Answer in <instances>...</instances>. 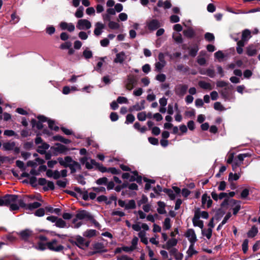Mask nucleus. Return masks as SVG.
Instances as JSON below:
<instances>
[{
	"instance_id": "nucleus-1",
	"label": "nucleus",
	"mask_w": 260,
	"mask_h": 260,
	"mask_svg": "<svg viewBox=\"0 0 260 260\" xmlns=\"http://www.w3.org/2000/svg\"><path fill=\"white\" fill-rule=\"evenodd\" d=\"M0 206H10V210L15 211L23 207V201L18 199V196L8 194L0 199Z\"/></svg>"
},
{
	"instance_id": "nucleus-2",
	"label": "nucleus",
	"mask_w": 260,
	"mask_h": 260,
	"mask_svg": "<svg viewBox=\"0 0 260 260\" xmlns=\"http://www.w3.org/2000/svg\"><path fill=\"white\" fill-rule=\"evenodd\" d=\"M146 28L150 31H153L156 30L160 26V23L159 21L155 19H151L147 20L145 23Z\"/></svg>"
},
{
	"instance_id": "nucleus-3",
	"label": "nucleus",
	"mask_w": 260,
	"mask_h": 260,
	"mask_svg": "<svg viewBox=\"0 0 260 260\" xmlns=\"http://www.w3.org/2000/svg\"><path fill=\"white\" fill-rule=\"evenodd\" d=\"M80 160L81 163L84 165L87 169H91L94 167H99V165L94 160L85 156L81 158Z\"/></svg>"
},
{
	"instance_id": "nucleus-4",
	"label": "nucleus",
	"mask_w": 260,
	"mask_h": 260,
	"mask_svg": "<svg viewBox=\"0 0 260 260\" xmlns=\"http://www.w3.org/2000/svg\"><path fill=\"white\" fill-rule=\"evenodd\" d=\"M188 86L184 84H178L175 86L174 91L176 95L182 97L186 93Z\"/></svg>"
},
{
	"instance_id": "nucleus-5",
	"label": "nucleus",
	"mask_w": 260,
	"mask_h": 260,
	"mask_svg": "<svg viewBox=\"0 0 260 260\" xmlns=\"http://www.w3.org/2000/svg\"><path fill=\"white\" fill-rule=\"evenodd\" d=\"M76 27L79 30H87L91 27V23L87 19H79L77 23Z\"/></svg>"
},
{
	"instance_id": "nucleus-6",
	"label": "nucleus",
	"mask_w": 260,
	"mask_h": 260,
	"mask_svg": "<svg viewBox=\"0 0 260 260\" xmlns=\"http://www.w3.org/2000/svg\"><path fill=\"white\" fill-rule=\"evenodd\" d=\"M184 235L187 238L190 244H194L198 240L195 231L192 229H188Z\"/></svg>"
},
{
	"instance_id": "nucleus-7",
	"label": "nucleus",
	"mask_w": 260,
	"mask_h": 260,
	"mask_svg": "<svg viewBox=\"0 0 260 260\" xmlns=\"http://www.w3.org/2000/svg\"><path fill=\"white\" fill-rule=\"evenodd\" d=\"M3 148L6 151L13 150L15 153H18L20 151L19 148L16 146L14 142H7L3 143Z\"/></svg>"
},
{
	"instance_id": "nucleus-8",
	"label": "nucleus",
	"mask_w": 260,
	"mask_h": 260,
	"mask_svg": "<svg viewBox=\"0 0 260 260\" xmlns=\"http://www.w3.org/2000/svg\"><path fill=\"white\" fill-rule=\"evenodd\" d=\"M75 218L79 220H92L93 219L92 215L88 212L85 210H82L78 212L76 215Z\"/></svg>"
},
{
	"instance_id": "nucleus-9",
	"label": "nucleus",
	"mask_w": 260,
	"mask_h": 260,
	"mask_svg": "<svg viewBox=\"0 0 260 260\" xmlns=\"http://www.w3.org/2000/svg\"><path fill=\"white\" fill-rule=\"evenodd\" d=\"M158 58L159 61L155 63V68L156 70L160 71L166 64V62L165 59V55L164 53H159L158 56Z\"/></svg>"
},
{
	"instance_id": "nucleus-10",
	"label": "nucleus",
	"mask_w": 260,
	"mask_h": 260,
	"mask_svg": "<svg viewBox=\"0 0 260 260\" xmlns=\"http://www.w3.org/2000/svg\"><path fill=\"white\" fill-rule=\"evenodd\" d=\"M133 175H131L129 173H124L122 174V177L123 179L128 180L130 181H137L139 182L141 180V178L138 175L137 171L133 172Z\"/></svg>"
},
{
	"instance_id": "nucleus-11",
	"label": "nucleus",
	"mask_w": 260,
	"mask_h": 260,
	"mask_svg": "<svg viewBox=\"0 0 260 260\" xmlns=\"http://www.w3.org/2000/svg\"><path fill=\"white\" fill-rule=\"evenodd\" d=\"M47 246L49 249L57 252L61 251L63 249V246L58 244L55 240L47 243Z\"/></svg>"
},
{
	"instance_id": "nucleus-12",
	"label": "nucleus",
	"mask_w": 260,
	"mask_h": 260,
	"mask_svg": "<svg viewBox=\"0 0 260 260\" xmlns=\"http://www.w3.org/2000/svg\"><path fill=\"white\" fill-rule=\"evenodd\" d=\"M200 215L199 211H195L194 216L192 218L193 225L194 226H198L201 229L204 227V223L202 220H200Z\"/></svg>"
},
{
	"instance_id": "nucleus-13",
	"label": "nucleus",
	"mask_w": 260,
	"mask_h": 260,
	"mask_svg": "<svg viewBox=\"0 0 260 260\" xmlns=\"http://www.w3.org/2000/svg\"><path fill=\"white\" fill-rule=\"evenodd\" d=\"M127 58V55L123 51L116 53L114 62L116 63H122Z\"/></svg>"
},
{
	"instance_id": "nucleus-14",
	"label": "nucleus",
	"mask_w": 260,
	"mask_h": 260,
	"mask_svg": "<svg viewBox=\"0 0 260 260\" xmlns=\"http://www.w3.org/2000/svg\"><path fill=\"white\" fill-rule=\"evenodd\" d=\"M202 204L203 207H205L206 206L207 208H209L212 205V201L210 199V197L206 193H205L202 196Z\"/></svg>"
},
{
	"instance_id": "nucleus-15",
	"label": "nucleus",
	"mask_w": 260,
	"mask_h": 260,
	"mask_svg": "<svg viewBox=\"0 0 260 260\" xmlns=\"http://www.w3.org/2000/svg\"><path fill=\"white\" fill-rule=\"evenodd\" d=\"M60 27L62 30H67L70 32H72L75 30V26L72 23H67L66 22H61L59 24Z\"/></svg>"
},
{
	"instance_id": "nucleus-16",
	"label": "nucleus",
	"mask_w": 260,
	"mask_h": 260,
	"mask_svg": "<svg viewBox=\"0 0 260 260\" xmlns=\"http://www.w3.org/2000/svg\"><path fill=\"white\" fill-rule=\"evenodd\" d=\"M57 160L60 165L64 167H69L73 161L70 156H66L64 159L61 157H59Z\"/></svg>"
},
{
	"instance_id": "nucleus-17",
	"label": "nucleus",
	"mask_w": 260,
	"mask_h": 260,
	"mask_svg": "<svg viewBox=\"0 0 260 260\" xmlns=\"http://www.w3.org/2000/svg\"><path fill=\"white\" fill-rule=\"evenodd\" d=\"M76 242L77 245L81 248L87 247L89 245V243L85 242V239L81 236H78L77 237Z\"/></svg>"
},
{
	"instance_id": "nucleus-18",
	"label": "nucleus",
	"mask_w": 260,
	"mask_h": 260,
	"mask_svg": "<svg viewBox=\"0 0 260 260\" xmlns=\"http://www.w3.org/2000/svg\"><path fill=\"white\" fill-rule=\"evenodd\" d=\"M157 6L158 7H162L164 9H168L172 7V4L170 0H166L165 1L159 0L157 4Z\"/></svg>"
},
{
	"instance_id": "nucleus-19",
	"label": "nucleus",
	"mask_w": 260,
	"mask_h": 260,
	"mask_svg": "<svg viewBox=\"0 0 260 260\" xmlns=\"http://www.w3.org/2000/svg\"><path fill=\"white\" fill-rule=\"evenodd\" d=\"M105 25L101 22H96L95 24V29L94 30V34L95 36H100L102 32L103 29L104 28Z\"/></svg>"
},
{
	"instance_id": "nucleus-20",
	"label": "nucleus",
	"mask_w": 260,
	"mask_h": 260,
	"mask_svg": "<svg viewBox=\"0 0 260 260\" xmlns=\"http://www.w3.org/2000/svg\"><path fill=\"white\" fill-rule=\"evenodd\" d=\"M23 208H24L26 210H31L32 209H37L39 207H40L41 206V204L37 202L30 203L29 204H26L23 202Z\"/></svg>"
},
{
	"instance_id": "nucleus-21",
	"label": "nucleus",
	"mask_w": 260,
	"mask_h": 260,
	"mask_svg": "<svg viewBox=\"0 0 260 260\" xmlns=\"http://www.w3.org/2000/svg\"><path fill=\"white\" fill-rule=\"evenodd\" d=\"M178 241L175 238H172L169 240L165 245L162 246V248L167 249H170L171 247L176 246L177 244Z\"/></svg>"
},
{
	"instance_id": "nucleus-22",
	"label": "nucleus",
	"mask_w": 260,
	"mask_h": 260,
	"mask_svg": "<svg viewBox=\"0 0 260 260\" xmlns=\"http://www.w3.org/2000/svg\"><path fill=\"white\" fill-rule=\"evenodd\" d=\"M136 83V80L134 77H132L130 76L128 77L127 80V83L126 84V88L127 90H131Z\"/></svg>"
},
{
	"instance_id": "nucleus-23",
	"label": "nucleus",
	"mask_w": 260,
	"mask_h": 260,
	"mask_svg": "<svg viewBox=\"0 0 260 260\" xmlns=\"http://www.w3.org/2000/svg\"><path fill=\"white\" fill-rule=\"evenodd\" d=\"M198 84L199 86L204 89L210 90L213 88L212 85L210 83L204 81H199Z\"/></svg>"
},
{
	"instance_id": "nucleus-24",
	"label": "nucleus",
	"mask_w": 260,
	"mask_h": 260,
	"mask_svg": "<svg viewBox=\"0 0 260 260\" xmlns=\"http://www.w3.org/2000/svg\"><path fill=\"white\" fill-rule=\"evenodd\" d=\"M19 235L22 239L26 240L32 235V232L29 230H25L21 232Z\"/></svg>"
},
{
	"instance_id": "nucleus-25",
	"label": "nucleus",
	"mask_w": 260,
	"mask_h": 260,
	"mask_svg": "<svg viewBox=\"0 0 260 260\" xmlns=\"http://www.w3.org/2000/svg\"><path fill=\"white\" fill-rule=\"evenodd\" d=\"M71 170V173H75L77 170L80 169V164L74 160H73L69 167Z\"/></svg>"
},
{
	"instance_id": "nucleus-26",
	"label": "nucleus",
	"mask_w": 260,
	"mask_h": 260,
	"mask_svg": "<svg viewBox=\"0 0 260 260\" xmlns=\"http://www.w3.org/2000/svg\"><path fill=\"white\" fill-rule=\"evenodd\" d=\"M212 230L211 228L208 229H202V234L203 236L206 237L208 239H210L212 236Z\"/></svg>"
},
{
	"instance_id": "nucleus-27",
	"label": "nucleus",
	"mask_w": 260,
	"mask_h": 260,
	"mask_svg": "<svg viewBox=\"0 0 260 260\" xmlns=\"http://www.w3.org/2000/svg\"><path fill=\"white\" fill-rule=\"evenodd\" d=\"M247 54L248 56H252L255 55L257 51L253 46H249L246 48Z\"/></svg>"
},
{
	"instance_id": "nucleus-28",
	"label": "nucleus",
	"mask_w": 260,
	"mask_h": 260,
	"mask_svg": "<svg viewBox=\"0 0 260 260\" xmlns=\"http://www.w3.org/2000/svg\"><path fill=\"white\" fill-rule=\"evenodd\" d=\"M258 233V229L255 226H253L251 229L249 231V232L247 233V236L249 238H252L254 237L256 235V234Z\"/></svg>"
},
{
	"instance_id": "nucleus-29",
	"label": "nucleus",
	"mask_w": 260,
	"mask_h": 260,
	"mask_svg": "<svg viewBox=\"0 0 260 260\" xmlns=\"http://www.w3.org/2000/svg\"><path fill=\"white\" fill-rule=\"evenodd\" d=\"M157 205H158V208L157 209V212L159 214H164V213H165L166 212V210H165V203L163 202L159 201L157 203Z\"/></svg>"
},
{
	"instance_id": "nucleus-30",
	"label": "nucleus",
	"mask_w": 260,
	"mask_h": 260,
	"mask_svg": "<svg viewBox=\"0 0 260 260\" xmlns=\"http://www.w3.org/2000/svg\"><path fill=\"white\" fill-rule=\"evenodd\" d=\"M241 176V173H230L229 176V181L232 182L233 181H236L238 180Z\"/></svg>"
},
{
	"instance_id": "nucleus-31",
	"label": "nucleus",
	"mask_w": 260,
	"mask_h": 260,
	"mask_svg": "<svg viewBox=\"0 0 260 260\" xmlns=\"http://www.w3.org/2000/svg\"><path fill=\"white\" fill-rule=\"evenodd\" d=\"M251 37V32L249 30L245 29L243 31L242 35V39L243 40L247 41Z\"/></svg>"
},
{
	"instance_id": "nucleus-32",
	"label": "nucleus",
	"mask_w": 260,
	"mask_h": 260,
	"mask_svg": "<svg viewBox=\"0 0 260 260\" xmlns=\"http://www.w3.org/2000/svg\"><path fill=\"white\" fill-rule=\"evenodd\" d=\"M200 73L203 75H207L211 78H213L215 75L214 71L212 69H208L206 71H201Z\"/></svg>"
},
{
	"instance_id": "nucleus-33",
	"label": "nucleus",
	"mask_w": 260,
	"mask_h": 260,
	"mask_svg": "<svg viewBox=\"0 0 260 260\" xmlns=\"http://www.w3.org/2000/svg\"><path fill=\"white\" fill-rule=\"evenodd\" d=\"M106 59H107V57H106V56L100 58V59H99L100 61L98 62L97 66H96V67L95 69V70L101 73V72H102L101 68L103 66V62L105 61Z\"/></svg>"
},
{
	"instance_id": "nucleus-34",
	"label": "nucleus",
	"mask_w": 260,
	"mask_h": 260,
	"mask_svg": "<svg viewBox=\"0 0 260 260\" xmlns=\"http://www.w3.org/2000/svg\"><path fill=\"white\" fill-rule=\"evenodd\" d=\"M171 227V219L169 217L166 218L163 222V229L165 230H169Z\"/></svg>"
},
{
	"instance_id": "nucleus-35",
	"label": "nucleus",
	"mask_w": 260,
	"mask_h": 260,
	"mask_svg": "<svg viewBox=\"0 0 260 260\" xmlns=\"http://www.w3.org/2000/svg\"><path fill=\"white\" fill-rule=\"evenodd\" d=\"M194 244H190L188 249L187 251V255L189 257H191L193 255L197 253V251L194 249Z\"/></svg>"
},
{
	"instance_id": "nucleus-36",
	"label": "nucleus",
	"mask_w": 260,
	"mask_h": 260,
	"mask_svg": "<svg viewBox=\"0 0 260 260\" xmlns=\"http://www.w3.org/2000/svg\"><path fill=\"white\" fill-rule=\"evenodd\" d=\"M90 31H88L87 32L81 31L78 34V37L81 40H85L88 38V35L90 34Z\"/></svg>"
},
{
	"instance_id": "nucleus-37",
	"label": "nucleus",
	"mask_w": 260,
	"mask_h": 260,
	"mask_svg": "<svg viewBox=\"0 0 260 260\" xmlns=\"http://www.w3.org/2000/svg\"><path fill=\"white\" fill-rule=\"evenodd\" d=\"M134 126L135 129H136L141 133H145L147 130V128L145 126H144L141 127L140 124L139 122H136L134 124Z\"/></svg>"
},
{
	"instance_id": "nucleus-38",
	"label": "nucleus",
	"mask_w": 260,
	"mask_h": 260,
	"mask_svg": "<svg viewBox=\"0 0 260 260\" xmlns=\"http://www.w3.org/2000/svg\"><path fill=\"white\" fill-rule=\"evenodd\" d=\"M96 234V231L94 230H89L85 231L84 234L83 236L88 237V238H91L95 235Z\"/></svg>"
},
{
	"instance_id": "nucleus-39",
	"label": "nucleus",
	"mask_w": 260,
	"mask_h": 260,
	"mask_svg": "<svg viewBox=\"0 0 260 260\" xmlns=\"http://www.w3.org/2000/svg\"><path fill=\"white\" fill-rule=\"evenodd\" d=\"M66 222L63 219L61 218H57L55 223V225L56 226L60 228H63L66 226Z\"/></svg>"
},
{
	"instance_id": "nucleus-40",
	"label": "nucleus",
	"mask_w": 260,
	"mask_h": 260,
	"mask_svg": "<svg viewBox=\"0 0 260 260\" xmlns=\"http://www.w3.org/2000/svg\"><path fill=\"white\" fill-rule=\"evenodd\" d=\"M173 38L176 42L181 43L182 42V38L181 35L177 32H174L173 34Z\"/></svg>"
},
{
	"instance_id": "nucleus-41",
	"label": "nucleus",
	"mask_w": 260,
	"mask_h": 260,
	"mask_svg": "<svg viewBox=\"0 0 260 260\" xmlns=\"http://www.w3.org/2000/svg\"><path fill=\"white\" fill-rule=\"evenodd\" d=\"M242 164L240 162L239 159H237L236 158H235L233 162L232 163V169L233 171L236 172L237 169L238 167H239Z\"/></svg>"
},
{
	"instance_id": "nucleus-42",
	"label": "nucleus",
	"mask_w": 260,
	"mask_h": 260,
	"mask_svg": "<svg viewBox=\"0 0 260 260\" xmlns=\"http://www.w3.org/2000/svg\"><path fill=\"white\" fill-rule=\"evenodd\" d=\"M136 207V203L134 200H132L126 203L125 209H132Z\"/></svg>"
},
{
	"instance_id": "nucleus-43",
	"label": "nucleus",
	"mask_w": 260,
	"mask_h": 260,
	"mask_svg": "<svg viewBox=\"0 0 260 260\" xmlns=\"http://www.w3.org/2000/svg\"><path fill=\"white\" fill-rule=\"evenodd\" d=\"M183 34L185 36H186V37L189 38L193 37L194 35V31L192 29H190V28L188 29L187 30H185L183 31Z\"/></svg>"
},
{
	"instance_id": "nucleus-44",
	"label": "nucleus",
	"mask_w": 260,
	"mask_h": 260,
	"mask_svg": "<svg viewBox=\"0 0 260 260\" xmlns=\"http://www.w3.org/2000/svg\"><path fill=\"white\" fill-rule=\"evenodd\" d=\"M83 10L84 8L83 7H80L76 11L75 15L77 18H80L83 16Z\"/></svg>"
},
{
	"instance_id": "nucleus-45",
	"label": "nucleus",
	"mask_w": 260,
	"mask_h": 260,
	"mask_svg": "<svg viewBox=\"0 0 260 260\" xmlns=\"http://www.w3.org/2000/svg\"><path fill=\"white\" fill-rule=\"evenodd\" d=\"M82 224V222L81 220H79V219H77L76 218H75L73 220V227L74 228H79L81 226Z\"/></svg>"
},
{
	"instance_id": "nucleus-46",
	"label": "nucleus",
	"mask_w": 260,
	"mask_h": 260,
	"mask_svg": "<svg viewBox=\"0 0 260 260\" xmlns=\"http://www.w3.org/2000/svg\"><path fill=\"white\" fill-rule=\"evenodd\" d=\"M137 118L140 121H145L146 119V113L145 112H141L137 114Z\"/></svg>"
},
{
	"instance_id": "nucleus-47",
	"label": "nucleus",
	"mask_w": 260,
	"mask_h": 260,
	"mask_svg": "<svg viewBox=\"0 0 260 260\" xmlns=\"http://www.w3.org/2000/svg\"><path fill=\"white\" fill-rule=\"evenodd\" d=\"M214 108L217 111H223L225 109L220 102H215L214 104Z\"/></svg>"
},
{
	"instance_id": "nucleus-48",
	"label": "nucleus",
	"mask_w": 260,
	"mask_h": 260,
	"mask_svg": "<svg viewBox=\"0 0 260 260\" xmlns=\"http://www.w3.org/2000/svg\"><path fill=\"white\" fill-rule=\"evenodd\" d=\"M83 56L86 58V59H89V58H90L91 57H92V52L89 50H88V49H86L83 52Z\"/></svg>"
},
{
	"instance_id": "nucleus-49",
	"label": "nucleus",
	"mask_w": 260,
	"mask_h": 260,
	"mask_svg": "<svg viewBox=\"0 0 260 260\" xmlns=\"http://www.w3.org/2000/svg\"><path fill=\"white\" fill-rule=\"evenodd\" d=\"M249 155L248 153H242L239 154L236 158L239 159L240 162L243 164V161L245 157H248Z\"/></svg>"
},
{
	"instance_id": "nucleus-50",
	"label": "nucleus",
	"mask_w": 260,
	"mask_h": 260,
	"mask_svg": "<svg viewBox=\"0 0 260 260\" xmlns=\"http://www.w3.org/2000/svg\"><path fill=\"white\" fill-rule=\"evenodd\" d=\"M205 38L207 41L209 42H211L214 40V35L210 32H207L205 34Z\"/></svg>"
},
{
	"instance_id": "nucleus-51",
	"label": "nucleus",
	"mask_w": 260,
	"mask_h": 260,
	"mask_svg": "<svg viewBox=\"0 0 260 260\" xmlns=\"http://www.w3.org/2000/svg\"><path fill=\"white\" fill-rule=\"evenodd\" d=\"M198 50L199 48L198 46H194L193 48L190 49L189 55L193 57L197 55Z\"/></svg>"
},
{
	"instance_id": "nucleus-52",
	"label": "nucleus",
	"mask_w": 260,
	"mask_h": 260,
	"mask_svg": "<svg viewBox=\"0 0 260 260\" xmlns=\"http://www.w3.org/2000/svg\"><path fill=\"white\" fill-rule=\"evenodd\" d=\"M135 120V117L133 114H129L126 116L125 123H132Z\"/></svg>"
},
{
	"instance_id": "nucleus-53",
	"label": "nucleus",
	"mask_w": 260,
	"mask_h": 260,
	"mask_svg": "<svg viewBox=\"0 0 260 260\" xmlns=\"http://www.w3.org/2000/svg\"><path fill=\"white\" fill-rule=\"evenodd\" d=\"M48 124L49 128L51 129H54L55 131H57L58 129V127L55 125V123L53 121L50 120H48Z\"/></svg>"
},
{
	"instance_id": "nucleus-54",
	"label": "nucleus",
	"mask_w": 260,
	"mask_h": 260,
	"mask_svg": "<svg viewBox=\"0 0 260 260\" xmlns=\"http://www.w3.org/2000/svg\"><path fill=\"white\" fill-rule=\"evenodd\" d=\"M144 181L146 182V183L145 186V189L146 190H148L150 188V184L154 183L155 181L153 180H149L147 179H145Z\"/></svg>"
},
{
	"instance_id": "nucleus-55",
	"label": "nucleus",
	"mask_w": 260,
	"mask_h": 260,
	"mask_svg": "<svg viewBox=\"0 0 260 260\" xmlns=\"http://www.w3.org/2000/svg\"><path fill=\"white\" fill-rule=\"evenodd\" d=\"M119 26V24L117 22L110 21L109 23V27L111 29H118Z\"/></svg>"
},
{
	"instance_id": "nucleus-56",
	"label": "nucleus",
	"mask_w": 260,
	"mask_h": 260,
	"mask_svg": "<svg viewBox=\"0 0 260 260\" xmlns=\"http://www.w3.org/2000/svg\"><path fill=\"white\" fill-rule=\"evenodd\" d=\"M117 103L119 104H127L128 100L124 96H119L117 99Z\"/></svg>"
},
{
	"instance_id": "nucleus-57",
	"label": "nucleus",
	"mask_w": 260,
	"mask_h": 260,
	"mask_svg": "<svg viewBox=\"0 0 260 260\" xmlns=\"http://www.w3.org/2000/svg\"><path fill=\"white\" fill-rule=\"evenodd\" d=\"M57 185L61 187H65L67 185V179H64L63 180H58L56 182Z\"/></svg>"
},
{
	"instance_id": "nucleus-58",
	"label": "nucleus",
	"mask_w": 260,
	"mask_h": 260,
	"mask_svg": "<svg viewBox=\"0 0 260 260\" xmlns=\"http://www.w3.org/2000/svg\"><path fill=\"white\" fill-rule=\"evenodd\" d=\"M155 78L157 80L162 82L166 80V76L164 74H159L156 76Z\"/></svg>"
},
{
	"instance_id": "nucleus-59",
	"label": "nucleus",
	"mask_w": 260,
	"mask_h": 260,
	"mask_svg": "<svg viewBox=\"0 0 260 260\" xmlns=\"http://www.w3.org/2000/svg\"><path fill=\"white\" fill-rule=\"evenodd\" d=\"M72 44L70 42H66L60 45V48L61 49H70L71 47Z\"/></svg>"
},
{
	"instance_id": "nucleus-60",
	"label": "nucleus",
	"mask_w": 260,
	"mask_h": 260,
	"mask_svg": "<svg viewBox=\"0 0 260 260\" xmlns=\"http://www.w3.org/2000/svg\"><path fill=\"white\" fill-rule=\"evenodd\" d=\"M196 211H199L200 212V217H202L204 219H207L209 217L208 213L206 211H201L199 209L196 210Z\"/></svg>"
},
{
	"instance_id": "nucleus-61",
	"label": "nucleus",
	"mask_w": 260,
	"mask_h": 260,
	"mask_svg": "<svg viewBox=\"0 0 260 260\" xmlns=\"http://www.w3.org/2000/svg\"><path fill=\"white\" fill-rule=\"evenodd\" d=\"M248 241L246 239L244 241L242 244V250L243 252L245 253L248 250Z\"/></svg>"
},
{
	"instance_id": "nucleus-62",
	"label": "nucleus",
	"mask_w": 260,
	"mask_h": 260,
	"mask_svg": "<svg viewBox=\"0 0 260 260\" xmlns=\"http://www.w3.org/2000/svg\"><path fill=\"white\" fill-rule=\"evenodd\" d=\"M138 240V238L136 237H135L132 241V245L131 246L134 250L136 248V246L137 245Z\"/></svg>"
},
{
	"instance_id": "nucleus-63",
	"label": "nucleus",
	"mask_w": 260,
	"mask_h": 260,
	"mask_svg": "<svg viewBox=\"0 0 260 260\" xmlns=\"http://www.w3.org/2000/svg\"><path fill=\"white\" fill-rule=\"evenodd\" d=\"M228 159H227V163L228 164H232L233 162V161L234 160V153H229L228 155Z\"/></svg>"
},
{
	"instance_id": "nucleus-64",
	"label": "nucleus",
	"mask_w": 260,
	"mask_h": 260,
	"mask_svg": "<svg viewBox=\"0 0 260 260\" xmlns=\"http://www.w3.org/2000/svg\"><path fill=\"white\" fill-rule=\"evenodd\" d=\"M44 214L45 210L43 208H39L35 212V215L37 216H43Z\"/></svg>"
}]
</instances>
